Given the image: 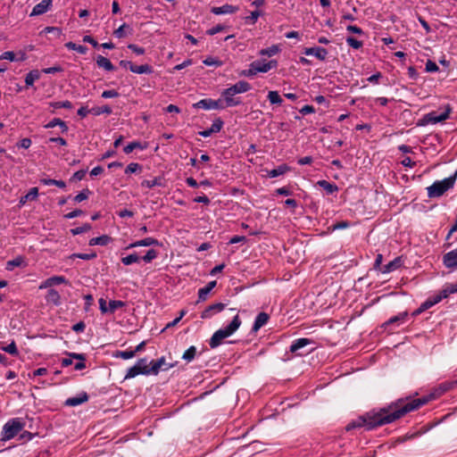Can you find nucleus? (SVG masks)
I'll return each mask as SVG.
<instances>
[{
    "mask_svg": "<svg viewBox=\"0 0 457 457\" xmlns=\"http://www.w3.org/2000/svg\"><path fill=\"white\" fill-rule=\"evenodd\" d=\"M428 398H419L405 403L403 399H400L386 408H382L378 411H370L365 416L351 421L346 426V429L351 430L364 427L367 430H371L378 426L392 423L407 412L419 409L428 403Z\"/></svg>",
    "mask_w": 457,
    "mask_h": 457,
    "instance_id": "nucleus-1",
    "label": "nucleus"
},
{
    "mask_svg": "<svg viewBox=\"0 0 457 457\" xmlns=\"http://www.w3.org/2000/svg\"><path fill=\"white\" fill-rule=\"evenodd\" d=\"M240 326L241 320L238 315H236L228 326L214 332L209 341L210 347L212 349L218 347L223 339L233 335Z\"/></svg>",
    "mask_w": 457,
    "mask_h": 457,
    "instance_id": "nucleus-2",
    "label": "nucleus"
},
{
    "mask_svg": "<svg viewBox=\"0 0 457 457\" xmlns=\"http://www.w3.org/2000/svg\"><path fill=\"white\" fill-rule=\"evenodd\" d=\"M456 174L442 180L435 181L428 189V195L430 198L439 197L454 186Z\"/></svg>",
    "mask_w": 457,
    "mask_h": 457,
    "instance_id": "nucleus-3",
    "label": "nucleus"
},
{
    "mask_svg": "<svg viewBox=\"0 0 457 457\" xmlns=\"http://www.w3.org/2000/svg\"><path fill=\"white\" fill-rule=\"evenodd\" d=\"M24 424L20 419L14 418L8 420L3 427L2 441H8L13 438L19 432L22 430Z\"/></svg>",
    "mask_w": 457,
    "mask_h": 457,
    "instance_id": "nucleus-4",
    "label": "nucleus"
},
{
    "mask_svg": "<svg viewBox=\"0 0 457 457\" xmlns=\"http://www.w3.org/2000/svg\"><path fill=\"white\" fill-rule=\"evenodd\" d=\"M138 375H150L149 364L146 358L139 359L135 365L128 369L124 377L125 379L133 378Z\"/></svg>",
    "mask_w": 457,
    "mask_h": 457,
    "instance_id": "nucleus-5",
    "label": "nucleus"
},
{
    "mask_svg": "<svg viewBox=\"0 0 457 457\" xmlns=\"http://www.w3.org/2000/svg\"><path fill=\"white\" fill-rule=\"evenodd\" d=\"M452 109L449 105L445 107V110L440 113L437 114L436 112H431L428 114H426L423 117V123L424 124H436L442 121H445L449 118L450 112Z\"/></svg>",
    "mask_w": 457,
    "mask_h": 457,
    "instance_id": "nucleus-6",
    "label": "nucleus"
},
{
    "mask_svg": "<svg viewBox=\"0 0 457 457\" xmlns=\"http://www.w3.org/2000/svg\"><path fill=\"white\" fill-rule=\"evenodd\" d=\"M194 107L204 110H220L223 109L225 106L221 99L213 100L211 98H205L195 103Z\"/></svg>",
    "mask_w": 457,
    "mask_h": 457,
    "instance_id": "nucleus-7",
    "label": "nucleus"
},
{
    "mask_svg": "<svg viewBox=\"0 0 457 457\" xmlns=\"http://www.w3.org/2000/svg\"><path fill=\"white\" fill-rule=\"evenodd\" d=\"M222 101L225 103V107H235L242 104L240 97H236V94L231 92L228 87L221 92Z\"/></svg>",
    "mask_w": 457,
    "mask_h": 457,
    "instance_id": "nucleus-8",
    "label": "nucleus"
},
{
    "mask_svg": "<svg viewBox=\"0 0 457 457\" xmlns=\"http://www.w3.org/2000/svg\"><path fill=\"white\" fill-rule=\"evenodd\" d=\"M148 364H149V373H150V375L151 374L157 375L160 372L161 370H170V368L173 367L172 364L166 363L164 357H161L157 361H151Z\"/></svg>",
    "mask_w": 457,
    "mask_h": 457,
    "instance_id": "nucleus-9",
    "label": "nucleus"
},
{
    "mask_svg": "<svg viewBox=\"0 0 457 457\" xmlns=\"http://www.w3.org/2000/svg\"><path fill=\"white\" fill-rule=\"evenodd\" d=\"M253 63L255 67L254 69L257 71V73L268 72L270 70L276 68L278 66V62L275 60H270L269 62H266L264 60H257V61L253 62Z\"/></svg>",
    "mask_w": 457,
    "mask_h": 457,
    "instance_id": "nucleus-10",
    "label": "nucleus"
},
{
    "mask_svg": "<svg viewBox=\"0 0 457 457\" xmlns=\"http://www.w3.org/2000/svg\"><path fill=\"white\" fill-rule=\"evenodd\" d=\"M225 309V304L222 303H217L209 305L202 313V319H211L214 314L220 313Z\"/></svg>",
    "mask_w": 457,
    "mask_h": 457,
    "instance_id": "nucleus-11",
    "label": "nucleus"
},
{
    "mask_svg": "<svg viewBox=\"0 0 457 457\" xmlns=\"http://www.w3.org/2000/svg\"><path fill=\"white\" fill-rule=\"evenodd\" d=\"M443 263L447 269L457 268V247L444 254Z\"/></svg>",
    "mask_w": 457,
    "mask_h": 457,
    "instance_id": "nucleus-12",
    "label": "nucleus"
},
{
    "mask_svg": "<svg viewBox=\"0 0 457 457\" xmlns=\"http://www.w3.org/2000/svg\"><path fill=\"white\" fill-rule=\"evenodd\" d=\"M52 4V0H42L33 7L30 16H38L46 13L48 10H50Z\"/></svg>",
    "mask_w": 457,
    "mask_h": 457,
    "instance_id": "nucleus-13",
    "label": "nucleus"
},
{
    "mask_svg": "<svg viewBox=\"0 0 457 457\" xmlns=\"http://www.w3.org/2000/svg\"><path fill=\"white\" fill-rule=\"evenodd\" d=\"M311 344L312 340L309 338H298L291 344L289 351L296 355H302L303 353H300V350Z\"/></svg>",
    "mask_w": 457,
    "mask_h": 457,
    "instance_id": "nucleus-14",
    "label": "nucleus"
},
{
    "mask_svg": "<svg viewBox=\"0 0 457 457\" xmlns=\"http://www.w3.org/2000/svg\"><path fill=\"white\" fill-rule=\"evenodd\" d=\"M224 122L220 118H217L213 120L212 126L208 129L199 131V135L203 137H208L213 133H218L221 130Z\"/></svg>",
    "mask_w": 457,
    "mask_h": 457,
    "instance_id": "nucleus-15",
    "label": "nucleus"
},
{
    "mask_svg": "<svg viewBox=\"0 0 457 457\" xmlns=\"http://www.w3.org/2000/svg\"><path fill=\"white\" fill-rule=\"evenodd\" d=\"M303 54L308 56H310V55L315 56L320 61H324L327 58L328 51H327V49H325L323 47H320V46L307 47V48H304Z\"/></svg>",
    "mask_w": 457,
    "mask_h": 457,
    "instance_id": "nucleus-16",
    "label": "nucleus"
},
{
    "mask_svg": "<svg viewBox=\"0 0 457 457\" xmlns=\"http://www.w3.org/2000/svg\"><path fill=\"white\" fill-rule=\"evenodd\" d=\"M238 10H239L238 6L226 4L221 6L212 7L211 12L215 15H222V14L235 13Z\"/></svg>",
    "mask_w": 457,
    "mask_h": 457,
    "instance_id": "nucleus-17",
    "label": "nucleus"
},
{
    "mask_svg": "<svg viewBox=\"0 0 457 457\" xmlns=\"http://www.w3.org/2000/svg\"><path fill=\"white\" fill-rule=\"evenodd\" d=\"M403 264V258L401 256H398L390 262H388L387 264L382 266L381 272L384 274L390 273L399 269Z\"/></svg>",
    "mask_w": 457,
    "mask_h": 457,
    "instance_id": "nucleus-18",
    "label": "nucleus"
},
{
    "mask_svg": "<svg viewBox=\"0 0 457 457\" xmlns=\"http://www.w3.org/2000/svg\"><path fill=\"white\" fill-rule=\"evenodd\" d=\"M150 245H160V243L157 239L154 237H145L141 240L135 241L129 244L126 249L136 248L139 246H150Z\"/></svg>",
    "mask_w": 457,
    "mask_h": 457,
    "instance_id": "nucleus-19",
    "label": "nucleus"
},
{
    "mask_svg": "<svg viewBox=\"0 0 457 457\" xmlns=\"http://www.w3.org/2000/svg\"><path fill=\"white\" fill-rule=\"evenodd\" d=\"M457 386V380L444 382L439 385L437 388L435 389L434 393L431 395V398H436L440 396L442 394L447 392L448 390L454 388Z\"/></svg>",
    "mask_w": 457,
    "mask_h": 457,
    "instance_id": "nucleus-20",
    "label": "nucleus"
},
{
    "mask_svg": "<svg viewBox=\"0 0 457 457\" xmlns=\"http://www.w3.org/2000/svg\"><path fill=\"white\" fill-rule=\"evenodd\" d=\"M88 400V395L86 392H82L76 396L70 397L65 401V405L67 406H78L80 405Z\"/></svg>",
    "mask_w": 457,
    "mask_h": 457,
    "instance_id": "nucleus-21",
    "label": "nucleus"
},
{
    "mask_svg": "<svg viewBox=\"0 0 457 457\" xmlns=\"http://www.w3.org/2000/svg\"><path fill=\"white\" fill-rule=\"evenodd\" d=\"M38 196V188L32 187L29 191L19 200V208L22 207L28 201H35Z\"/></svg>",
    "mask_w": 457,
    "mask_h": 457,
    "instance_id": "nucleus-22",
    "label": "nucleus"
},
{
    "mask_svg": "<svg viewBox=\"0 0 457 457\" xmlns=\"http://www.w3.org/2000/svg\"><path fill=\"white\" fill-rule=\"evenodd\" d=\"M228 88L231 89V92H234L236 95H237L249 91L251 89V85L245 80H239Z\"/></svg>",
    "mask_w": 457,
    "mask_h": 457,
    "instance_id": "nucleus-23",
    "label": "nucleus"
},
{
    "mask_svg": "<svg viewBox=\"0 0 457 457\" xmlns=\"http://www.w3.org/2000/svg\"><path fill=\"white\" fill-rule=\"evenodd\" d=\"M216 281H210L205 287L198 290V302L205 301L210 292L216 287Z\"/></svg>",
    "mask_w": 457,
    "mask_h": 457,
    "instance_id": "nucleus-24",
    "label": "nucleus"
},
{
    "mask_svg": "<svg viewBox=\"0 0 457 457\" xmlns=\"http://www.w3.org/2000/svg\"><path fill=\"white\" fill-rule=\"evenodd\" d=\"M269 315L266 312H260L253 322V330L258 331L262 327H263L269 320Z\"/></svg>",
    "mask_w": 457,
    "mask_h": 457,
    "instance_id": "nucleus-25",
    "label": "nucleus"
},
{
    "mask_svg": "<svg viewBox=\"0 0 457 457\" xmlns=\"http://www.w3.org/2000/svg\"><path fill=\"white\" fill-rule=\"evenodd\" d=\"M96 65L99 68H102V69L105 70L106 71H112L114 70V66L111 62V61L109 59H107L106 57H104L102 55H98L96 57Z\"/></svg>",
    "mask_w": 457,
    "mask_h": 457,
    "instance_id": "nucleus-26",
    "label": "nucleus"
},
{
    "mask_svg": "<svg viewBox=\"0 0 457 457\" xmlns=\"http://www.w3.org/2000/svg\"><path fill=\"white\" fill-rule=\"evenodd\" d=\"M290 168L287 164H282L278 166L277 168L268 170L267 175L269 178H277L287 172Z\"/></svg>",
    "mask_w": 457,
    "mask_h": 457,
    "instance_id": "nucleus-27",
    "label": "nucleus"
},
{
    "mask_svg": "<svg viewBox=\"0 0 457 457\" xmlns=\"http://www.w3.org/2000/svg\"><path fill=\"white\" fill-rule=\"evenodd\" d=\"M40 72L37 70L30 71L25 77L26 87H32L36 80L39 79Z\"/></svg>",
    "mask_w": 457,
    "mask_h": 457,
    "instance_id": "nucleus-28",
    "label": "nucleus"
},
{
    "mask_svg": "<svg viewBox=\"0 0 457 457\" xmlns=\"http://www.w3.org/2000/svg\"><path fill=\"white\" fill-rule=\"evenodd\" d=\"M317 185L323 188L327 194H333L338 190V187L336 184L330 183L327 180H319Z\"/></svg>",
    "mask_w": 457,
    "mask_h": 457,
    "instance_id": "nucleus-29",
    "label": "nucleus"
},
{
    "mask_svg": "<svg viewBox=\"0 0 457 457\" xmlns=\"http://www.w3.org/2000/svg\"><path fill=\"white\" fill-rule=\"evenodd\" d=\"M131 72L137 74H151L153 72V68L148 64L142 65H131Z\"/></svg>",
    "mask_w": 457,
    "mask_h": 457,
    "instance_id": "nucleus-30",
    "label": "nucleus"
},
{
    "mask_svg": "<svg viewBox=\"0 0 457 457\" xmlns=\"http://www.w3.org/2000/svg\"><path fill=\"white\" fill-rule=\"evenodd\" d=\"M110 241H111V237H108L106 235H103V236H100V237H92L89 240L88 245L90 246H94V245H106Z\"/></svg>",
    "mask_w": 457,
    "mask_h": 457,
    "instance_id": "nucleus-31",
    "label": "nucleus"
},
{
    "mask_svg": "<svg viewBox=\"0 0 457 457\" xmlns=\"http://www.w3.org/2000/svg\"><path fill=\"white\" fill-rule=\"evenodd\" d=\"M55 126H59L62 132H67L69 129L67 124L59 118H54L52 120H50L47 124L45 125V128L52 129L54 128Z\"/></svg>",
    "mask_w": 457,
    "mask_h": 457,
    "instance_id": "nucleus-32",
    "label": "nucleus"
},
{
    "mask_svg": "<svg viewBox=\"0 0 457 457\" xmlns=\"http://www.w3.org/2000/svg\"><path fill=\"white\" fill-rule=\"evenodd\" d=\"M46 298L47 302L53 303L55 305L61 303V296L55 289H49Z\"/></svg>",
    "mask_w": 457,
    "mask_h": 457,
    "instance_id": "nucleus-33",
    "label": "nucleus"
},
{
    "mask_svg": "<svg viewBox=\"0 0 457 457\" xmlns=\"http://www.w3.org/2000/svg\"><path fill=\"white\" fill-rule=\"evenodd\" d=\"M70 356L79 361L74 366V369L76 370H81L86 368L84 354H82V353H70Z\"/></svg>",
    "mask_w": 457,
    "mask_h": 457,
    "instance_id": "nucleus-34",
    "label": "nucleus"
},
{
    "mask_svg": "<svg viewBox=\"0 0 457 457\" xmlns=\"http://www.w3.org/2000/svg\"><path fill=\"white\" fill-rule=\"evenodd\" d=\"M267 97L271 104L281 105L283 103V99L278 91H269Z\"/></svg>",
    "mask_w": 457,
    "mask_h": 457,
    "instance_id": "nucleus-35",
    "label": "nucleus"
},
{
    "mask_svg": "<svg viewBox=\"0 0 457 457\" xmlns=\"http://www.w3.org/2000/svg\"><path fill=\"white\" fill-rule=\"evenodd\" d=\"M407 312H402V313H399L398 315L396 316H394L392 318H390L386 323H385V326H388V325H391V324H401V323H403L407 318Z\"/></svg>",
    "mask_w": 457,
    "mask_h": 457,
    "instance_id": "nucleus-36",
    "label": "nucleus"
},
{
    "mask_svg": "<svg viewBox=\"0 0 457 457\" xmlns=\"http://www.w3.org/2000/svg\"><path fill=\"white\" fill-rule=\"evenodd\" d=\"M126 303L120 300H111L108 303V313H114L116 310L122 308Z\"/></svg>",
    "mask_w": 457,
    "mask_h": 457,
    "instance_id": "nucleus-37",
    "label": "nucleus"
},
{
    "mask_svg": "<svg viewBox=\"0 0 457 457\" xmlns=\"http://www.w3.org/2000/svg\"><path fill=\"white\" fill-rule=\"evenodd\" d=\"M24 263V259L21 256H18L6 262V270H12L15 267H20Z\"/></svg>",
    "mask_w": 457,
    "mask_h": 457,
    "instance_id": "nucleus-38",
    "label": "nucleus"
},
{
    "mask_svg": "<svg viewBox=\"0 0 457 457\" xmlns=\"http://www.w3.org/2000/svg\"><path fill=\"white\" fill-rule=\"evenodd\" d=\"M65 46L70 49V50H74V51H77L78 53H79L80 54H87V46H81V45H77L73 42H68L65 44Z\"/></svg>",
    "mask_w": 457,
    "mask_h": 457,
    "instance_id": "nucleus-39",
    "label": "nucleus"
},
{
    "mask_svg": "<svg viewBox=\"0 0 457 457\" xmlns=\"http://www.w3.org/2000/svg\"><path fill=\"white\" fill-rule=\"evenodd\" d=\"M140 257L137 253H131L125 257L121 258V262L126 265H131L133 263L138 262L140 261Z\"/></svg>",
    "mask_w": 457,
    "mask_h": 457,
    "instance_id": "nucleus-40",
    "label": "nucleus"
},
{
    "mask_svg": "<svg viewBox=\"0 0 457 457\" xmlns=\"http://www.w3.org/2000/svg\"><path fill=\"white\" fill-rule=\"evenodd\" d=\"M280 51V48L277 45H273L270 47H267V48H264V49H262L260 51V54L261 55H267V56H273L275 54H277L278 52Z\"/></svg>",
    "mask_w": 457,
    "mask_h": 457,
    "instance_id": "nucleus-41",
    "label": "nucleus"
},
{
    "mask_svg": "<svg viewBox=\"0 0 457 457\" xmlns=\"http://www.w3.org/2000/svg\"><path fill=\"white\" fill-rule=\"evenodd\" d=\"M203 63L206 66L220 67L223 62L216 57L208 56L203 61Z\"/></svg>",
    "mask_w": 457,
    "mask_h": 457,
    "instance_id": "nucleus-42",
    "label": "nucleus"
},
{
    "mask_svg": "<svg viewBox=\"0 0 457 457\" xmlns=\"http://www.w3.org/2000/svg\"><path fill=\"white\" fill-rule=\"evenodd\" d=\"M41 183L46 186H56L61 188H64L66 187V184L62 180H56L53 179H41Z\"/></svg>",
    "mask_w": 457,
    "mask_h": 457,
    "instance_id": "nucleus-43",
    "label": "nucleus"
},
{
    "mask_svg": "<svg viewBox=\"0 0 457 457\" xmlns=\"http://www.w3.org/2000/svg\"><path fill=\"white\" fill-rule=\"evenodd\" d=\"M141 186L147 188H152L156 186H162V179L161 178H154V179H145L142 181Z\"/></svg>",
    "mask_w": 457,
    "mask_h": 457,
    "instance_id": "nucleus-44",
    "label": "nucleus"
},
{
    "mask_svg": "<svg viewBox=\"0 0 457 457\" xmlns=\"http://www.w3.org/2000/svg\"><path fill=\"white\" fill-rule=\"evenodd\" d=\"M443 297L447 298L450 295L457 293V283L448 284L442 290Z\"/></svg>",
    "mask_w": 457,
    "mask_h": 457,
    "instance_id": "nucleus-45",
    "label": "nucleus"
},
{
    "mask_svg": "<svg viewBox=\"0 0 457 457\" xmlns=\"http://www.w3.org/2000/svg\"><path fill=\"white\" fill-rule=\"evenodd\" d=\"M196 353V347L190 346L182 355V359L187 362L192 361L195 359Z\"/></svg>",
    "mask_w": 457,
    "mask_h": 457,
    "instance_id": "nucleus-46",
    "label": "nucleus"
},
{
    "mask_svg": "<svg viewBox=\"0 0 457 457\" xmlns=\"http://www.w3.org/2000/svg\"><path fill=\"white\" fill-rule=\"evenodd\" d=\"M146 146L145 145H142L141 143L137 142V141H133V142H130L129 145H127L123 151L125 154H130L134 149H137V148H139L141 150H144Z\"/></svg>",
    "mask_w": 457,
    "mask_h": 457,
    "instance_id": "nucleus-47",
    "label": "nucleus"
},
{
    "mask_svg": "<svg viewBox=\"0 0 457 457\" xmlns=\"http://www.w3.org/2000/svg\"><path fill=\"white\" fill-rule=\"evenodd\" d=\"M141 171H142V165H140L137 162H131L125 169L126 174H132V173H137V172H141Z\"/></svg>",
    "mask_w": 457,
    "mask_h": 457,
    "instance_id": "nucleus-48",
    "label": "nucleus"
},
{
    "mask_svg": "<svg viewBox=\"0 0 457 457\" xmlns=\"http://www.w3.org/2000/svg\"><path fill=\"white\" fill-rule=\"evenodd\" d=\"M262 15V12L261 11H259V10L253 11L250 13V15L245 18V21H246V23L253 25L256 23L259 17Z\"/></svg>",
    "mask_w": 457,
    "mask_h": 457,
    "instance_id": "nucleus-49",
    "label": "nucleus"
},
{
    "mask_svg": "<svg viewBox=\"0 0 457 457\" xmlns=\"http://www.w3.org/2000/svg\"><path fill=\"white\" fill-rule=\"evenodd\" d=\"M1 349L13 356H17L19 354V351L14 341H12L6 346H3Z\"/></svg>",
    "mask_w": 457,
    "mask_h": 457,
    "instance_id": "nucleus-50",
    "label": "nucleus"
},
{
    "mask_svg": "<svg viewBox=\"0 0 457 457\" xmlns=\"http://www.w3.org/2000/svg\"><path fill=\"white\" fill-rule=\"evenodd\" d=\"M135 352L133 350H126V351H119L114 356L117 358H121L123 360H129L135 356Z\"/></svg>",
    "mask_w": 457,
    "mask_h": 457,
    "instance_id": "nucleus-51",
    "label": "nucleus"
},
{
    "mask_svg": "<svg viewBox=\"0 0 457 457\" xmlns=\"http://www.w3.org/2000/svg\"><path fill=\"white\" fill-rule=\"evenodd\" d=\"M90 229H91V225L87 223V224H84L83 226L71 228V233L73 236H76V235H79V234L85 233V232H87V231H88Z\"/></svg>",
    "mask_w": 457,
    "mask_h": 457,
    "instance_id": "nucleus-52",
    "label": "nucleus"
},
{
    "mask_svg": "<svg viewBox=\"0 0 457 457\" xmlns=\"http://www.w3.org/2000/svg\"><path fill=\"white\" fill-rule=\"evenodd\" d=\"M346 43L349 46L353 47V49H360L363 46L361 41L357 40L353 37H346Z\"/></svg>",
    "mask_w": 457,
    "mask_h": 457,
    "instance_id": "nucleus-53",
    "label": "nucleus"
},
{
    "mask_svg": "<svg viewBox=\"0 0 457 457\" xmlns=\"http://www.w3.org/2000/svg\"><path fill=\"white\" fill-rule=\"evenodd\" d=\"M96 257V253H72L71 255H70V259H74V258H79V259H82V260H92V259H95Z\"/></svg>",
    "mask_w": 457,
    "mask_h": 457,
    "instance_id": "nucleus-54",
    "label": "nucleus"
},
{
    "mask_svg": "<svg viewBox=\"0 0 457 457\" xmlns=\"http://www.w3.org/2000/svg\"><path fill=\"white\" fill-rule=\"evenodd\" d=\"M158 253L154 249H150L146 252V253L142 257V260L145 262H151L157 257Z\"/></svg>",
    "mask_w": 457,
    "mask_h": 457,
    "instance_id": "nucleus-55",
    "label": "nucleus"
},
{
    "mask_svg": "<svg viewBox=\"0 0 457 457\" xmlns=\"http://www.w3.org/2000/svg\"><path fill=\"white\" fill-rule=\"evenodd\" d=\"M111 112L112 109L109 106L95 107L91 109V113L94 115H100L102 113L110 114Z\"/></svg>",
    "mask_w": 457,
    "mask_h": 457,
    "instance_id": "nucleus-56",
    "label": "nucleus"
},
{
    "mask_svg": "<svg viewBox=\"0 0 457 457\" xmlns=\"http://www.w3.org/2000/svg\"><path fill=\"white\" fill-rule=\"evenodd\" d=\"M0 60H8L10 62H17L16 54H14L12 51L4 52L0 55Z\"/></svg>",
    "mask_w": 457,
    "mask_h": 457,
    "instance_id": "nucleus-57",
    "label": "nucleus"
},
{
    "mask_svg": "<svg viewBox=\"0 0 457 457\" xmlns=\"http://www.w3.org/2000/svg\"><path fill=\"white\" fill-rule=\"evenodd\" d=\"M51 106L54 108H65V109H71L72 107V104L70 101H62V102H54L51 103Z\"/></svg>",
    "mask_w": 457,
    "mask_h": 457,
    "instance_id": "nucleus-58",
    "label": "nucleus"
},
{
    "mask_svg": "<svg viewBox=\"0 0 457 457\" xmlns=\"http://www.w3.org/2000/svg\"><path fill=\"white\" fill-rule=\"evenodd\" d=\"M128 48L130 49L132 52H134L137 55H142L145 53V50L144 47L139 46L135 44H129L128 45Z\"/></svg>",
    "mask_w": 457,
    "mask_h": 457,
    "instance_id": "nucleus-59",
    "label": "nucleus"
},
{
    "mask_svg": "<svg viewBox=\"0 0 457 457\" xmlns=\"http://www.w3.org/2000/svg\"><path fill=\"white\" fill-rule=\"evenodd\" d=\"M89 190L88 189H86V190H83L81 191L80 193H79L75 197H74V201L77 202V203H80L86 199L88 198V195H89Z\"/></svg>",
    "mask_w": 457,
    "mask_h": 457,
    "instance_id": "nucleus-60",
    "label": "nucleus"
},
{
    "mask_svg": "<svg viewBox=\"0 0 457 457\" xmlns=\"http://www.w3.org/2000/svg\"><path fill=\"white\" fill-rule=\"evenodd\" d=\"M125 28H128V25L126 23H123L120 25L117 29L114 30L113 34L116 37L121 38L126 37V32L124 31Z\"/></svg>",
    "mask_w": 457,
    "mask_h": 457,
    "instance_id": "nucleus-61",
    "label": "nucleus"
},
{
    "mask_svg": "<svg viewBox=\"0 0 457 457\" xmlns=\"http://www.w3.org/2000/svg\"><path fill=\"white\" fill-rule=\"evenodd\" d=\"M52 287L54 285H60L67 283V279L63 276H53L50 278Z\"/></svg>",
    "mask_w": 457,
    "mask_h": 457,
    "instance_id": "nucleus-62",
    "label": "nucleus"
},
{
    "mask_svg": "<svg viewBox=\"0 0 457 457\" xmlns=\"http://www.w3.org/2000/svg\"><path fill=\"white\" fill-rule=\"evenodd\" d=\"M425 69H426V71H428V72H436L438 71L439 68L436 62L428 60L426 62Z\"/></svg>",
    "mask_w": 457,
    "mask_h": 457,
    "instance_id": "nucleus-63",
    "label": "nucleus"
},
{
    "mask_svg": "<svg viewBox=\"0 0 457 457\" xmlns=\"http://www.w3.org/2000/svg\"><path fill=\"white\" fill-rule=\"evenodd\" d=\"M224 29H225L224 25L218 24V25L209 29L206 33L210 36H213L217 33L221 32Z\"/></svg>",
    "mask_w": 457,
    "mask_h": 457,
    "instance_id": "nucleus-64",
    "label": "nucleus"
}]
</instances>
